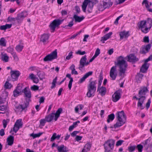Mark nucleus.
I'll return each mask as SVG.
<instances>
[{"label": "nucleus", "mask_w": 152, "mask_h": 152, "mask_svg": "<svg viewBox=\"0 0 152 152\" xmlns=\"http://www.w3.org/2000/svg\"><path fill=\"white\" fill-rule=\"evenodd\" d=\"M114 63L115 66H112L110 71V76L113 80L115 79L118 75V72L116 66H118L119 69V75L121 77H124L127 66L124 58L121 56L118 57L116 61H115Z\"/></svg>", "instance_id": "nucleus-1"}, {"label": "nucleus", "mask_w": 152, "mask_h": 152, "mask_svg": "<svg viewBox=\"0 0 152 152\" xmlns=\"http://www.w3.org/2000/svg\"><path fill=\"white\" fill-rule=\"evenodd\" d=\"M138 28L144 33H148L152 26V19L149 18L139 22L137 24Z\"/></svg>", "instance_id": "nucleus-2"}, {"label": "nucleus", "mask_w": 152, "mask_h": 152, "mask_svg": "<svg viewBox=\"0 0 152 152\" xmlns=\"http://www.w3.org/2000/svg\"><path fill=\"white\" fill-rule=\"evenodd\" d=\"M117 121L116 123L114 125L113 127H111L113 129L118 128L124 124L126 121V117L123 111L118 112L116 114ZM113 130H114L112 129Z\"/></svg>", "instance_id": "nucleus-3"}, {"label": "nucleus", "mask_w": 152, "mask_h": 152, "mask_svg": "<svg viewBox=\"0 0 152 152\" xmlns=\"http://www.w3.org/2000/svg\"><path fill=\"white\" fill-rule=\"evenodd\" d=\"M117 121L116 123L114 125L113 127H111L113 129L118 128L124 124L126 121V117L123 111L118 112L116 114ZM113 130H114L112 129Z\"/></svg>", "instance_id": "nucleus-4"}, {"label": "nucleus", "mask_w": 152, "mask_h": 152, "mask_svg": "<svg viewBox=\"0 0 152 152\" xmlns=\"http://www.w3.org/2000/svg\"><path fill=\"white\" fill-rule=\"evenodd\" d=\"M96 81H93L90 82L88 86V92L86 95L88 97L93 96L94 95L95 92L96 88Z\"/></svg>", "instance_id": "nucleus-5"}, {"label": "nucleus", "mask_w": 152, "mask_h": 152, "mask_svg": "<svg viewBox=\"0 0 152 152\" xmlns=\"http://www.w3.org/2000/svg\"><path fill=\"white\" fill-rule=\"evenodd\" d=\"M93 4L92 1L89 0H85L82 6L83 11L85 12L87 7V11L88 13L91 12L92 11Z\"/></svg>", "instance_id": "nucleus-6"}, {"label": "nucleus", "mask_w": 152, "mask_h": 152, "mask_svg": "<svg viewBox=\"0 0 152 152\" xmlns=\"http://www.w3.org/2000/svg\"><path fill=\"white\" fill-rule=\"evenodd\" d=\"M115 141L110 139L106 141L104 144L105 152H111L114 148Z\"/></svg>", "instance_id": "nucleus-7"}, {"label": "nucleus", "mask_w": 152, "mask_h": 152, "mask_svg": "<svg viewBox=\"0 0 152 152\" xmlns=\"http://www.w3.org/2000/svg\"><path fill=\"white\" fill-rule=\"evenodd\" d=\"M57 50H55L53 51L50 54L46 56L44 58V61H50L57 58Z\"/></svg>", "instance_id": "nucleus-8"}, {"label": "nucleus", "mask_w": 152, "mask_h": 152, "mask_svg": "<svg viewBox=\"0 0 152 152\" xmlns=\"http://www.w3.org/2000/svg\"><path fill=\"white\" fill-rule=\"evenodd\" d=\"M62 21L60 20L57 19L55 20L52 22L49 26L52 32L54 31L56 28L61 23Z\"/></svg>", "instance_id": "nucleus-9"}, {"label": "nucleus", "mask_w": 152, "mask_h": 152, "mask_svg": "<svg viewBox=\"0 0 152 152\" xmlns=\"http://www.w3.org/2000/svg\"><path fill=\"white\" fill-rule=\"evenodd\" d=\"M152 59V55H151L147 59L145 60V63L142 65L140 69V71L142 72H145L147 71L149 66V65L147 62Z\"/></svg>", "instance_id": "nucleus-10"}, {"label": "nucleus", "mask_w": 152, "mask_h": 152, "mask_svg": "<svg viewBox=\"0 0 152 152\" xmlns=\"http://www.w3.org/2000/svg\"><path fill=\"white\" fill-rule=\"evenodd\" d=\"M87 58L86 56H83L80 59L79 69L81 70L85 66H87L89 64V62H87Z\"/></svg>", "instance_id": "nucleus-11"}, {"label": "nucleus", "mask_w": 152, "mask_h": 152, "mask_svg": "<svg viewBox=\"0 0 152 152\" xmlns=\"http://www.w3.org/2000/svg\"><path fill=\"white\" fill-rule=\"evenodd\" d=\"M12 80L13 81L16 80L20 75V72L18 70H13L11 69L10 72Z\"/></svg>", "instance_id": "nucleus-12"}, {"label": "nucleus", "mask_w": 152, "mask_h": 152, "mask_svg": "<svg viewBox=\"0 0 152 152\" xmlns=\"http://www.w3.org/2000/svg\"><path fill=\"white\" fill-rule=\"evenodd\" d=\"M29 101V99H28V102L23 105H16L15 106V111L17 113L21 112L26 108L28 105Z\"/></svg>", "instance_id": "nucleus-13"}, {"label": "nucleus", "mask_w": 152, "mask_h": 152, "mask_svg": "<svg viewBox=\"0 0 152 152\" xmlns=\"http://www.w3.org/2000/svg\"><path fill=\"white\" fill-rule=\"evenodd\" d=\"M8 92L4 90L0 96V104L6 101L8 99Z\"/></svg>", "instance_id": "nucleus-14"}, {"label": "nucleus", "mask_w": 152, "mask_h": 152, "mask_svg": "<svg viewBox=\"0 0 152 152\" xmlns=\"http://www.w3.org/2000/svg\"><path fill=\"white\" fill-rule=\"evenodd\" d=\"M50 35L48 34H44L41 35L40 42H42L44 45H45L49 42Z\"/></svg>", "instance_id": "nucleus-15"}, {"label": "nucleus", "mask_w": 152, "mask_h": 152, "mask_svg": "<svg viewBox=\"0 0 152 152\" xmlns=\"http://www.w3.org/2000/svg\"><path fill=\"white\" fill-rule=\"evenodd\" d=\"M121 91L118 90L116 91L112 96V100L114 102L118 101L120 98Z\"/></svg>", "instance_id": "nucleus-16"}, {"label": "nucleus", "mask_w": 152, "mask_h": 152, "mask_svg": "<svg viewBox=\"0 0 152 152\" xmlns=\"http://www.w3.org/2000/svg\"><path fill=\"white\" fill-rule=\"evenodd\" d=\"M113 3L110 0H107L106 1L104 2L103 4V8L102 9L100 8V7H102V5H99L98 7L99 10L102 11L106 8L110 7L112 5Z\"/></svg>", "instance_id": "nucleus-17"}, {"label": "nucleus", "mask_w": 152, "mask_h": 152, "mask_svg": "<svg viewBox=\"0 0 152 152\" xmlns=\"http://www.w3.org/2000/svg\"><path fill=\"white\" fill-rule=\"evenodd\" d=\"M22 120L19 119L17 120L16 121L13 128V131L16 133L19 129L22 127Z\"/></svg>", "instance_id": "nucleus-18"}, {"label": "nucleus", "mask_w": 152, "mask_h": 152, "mask_svg": "<svg viewBox=\"0 0 152 152\" xmlns=\"http://www.w3.org/2000/svg\"><path fill=\"white\" fill-rule=\"evenodd\" d=\"M28 14L27 12L26 11H23L18 14L16 18V19L18 20V22L22 21L24 18L26 17Z\"/></svg>", "instance_id": "nucleus-19"}, {"label": "nucleus", "mask_w": 152, "mask_h": 152, "mask_svg": "<svg viewBox=\"0 0 152 152\" xmlns=\"http://www.w3.org/2000/svg\"><path fill=\"white\" fill-rule=\"evenodd\" d=\"M148 90L146 87H143L140 88L138 96L139 97H145V94L148 92Z\"/></svg>", "instance_id": "nucleus-20"}, {"label": "nucleus", "mask_w": 152, "mask_h": 152, "mask_svg": "<svg viewBox=\"0 0 152 152\" xmlns=\"http://www.w3.org/2000/svg\"><path fill=\"white\" fill-rule=\"evenodd\" d=\"M139 99L135 97L137 100H138V102L137 104V106L140 109H143L144 108V106H143V104L145 99V97H140Z\"/></svg>", "instance_id": "nucleus-21"}, {"label": "nucleus", "mask_w": 152, "mask_h": 152, "mask_svg": "<svg viewBox=\"0 0 152 152\" xmlns=\"http://www.w3.org/2000/svg\"><path fill=\"white\" fill-rule=\"evenodd\" d=\"M62 111V109L59 108L56 112L55 113H52L51 114L52 116L53 120H54L55 121H56L59 117L60 113Z\"/></svg>", "instance_id": "nucleus-22"}, {"label": "nucleus", "mask_w": 152, "mask_h": 152, "mask_svg": "<svg viewBox=\"0 0 152 152\" xmlns=\"http://www.w3.org/2000/svg\"><path fill=\"white\" fill-rule=\"evenodd\" d=\"M112 34L113 33L112 32H109L101 37V41L103 43H104V41L110 38Z\"/></svg>", "instance_id": "nucleus-23"}, {"label": "nucleus", "mask_w": 152, "mask_h": 152, "mask_svg": "<svg viewBox=\"0 0 152 152\" xmlns=\"http://www.w3.org/2000/svg\"><path fill=\"white\" fill-rule=\"evenodd\" d=\"M14 137L12 136H10L7 139V145L9 146H12L13 144Z\"/></svg>", "instance_id": "nucleus-24"}, {"label": "nucleus", "mask_w": 152, "mask_h": 152, "mask_svg": "<svg viewBox=\"0 0 152 152\" xmlns=\"http://www.w3.org/2000/svg\"><path fill=\"white\" fill-rule=\"evenodd\" d=\"M93 73V72L90 71L86 73L79 80V82L80 83H82L83 82L87 77L91 75Z\"/></svg>", "instance_id": "nucleus-25"}, {"label": "nucleus", "mask_w": 152, "mask_h": 152, "mask_svg": "<svg viewBox=\"0 0 152 152\" xmlns=\"http://www.w3.org/2000/svg\"><path fill=\"white\" fill-rule=\"evenodd\" d=\"M127 59L129 62H135L137 61L136 57L133 54H131L127 56Z\"/></svg>", "instance_id": "nucleus-26"}, {"label": "nucleus", "mask_w": 152, "mask_h": 152, "mask_svg": "<svg viewBox=\"0 0 152 152\" xmlns=\"http://www.w3.org/2000/svg\"><path fill=\"white\" fill-rule=\"evenodd\" d=\"M97 91L99 92L102 96H103L106 93V89L104 87H98Z\"/></svg>", "instance_id": "nucleus-27"}, {"label": "nucleus", "mask_w": 152, "mask_h": 152, "mask_svg": "<svg viewBox=\"0 0 152 152\" xmlns=\"http://www.w3.org/2000/svg\"><path fill=\"white\" fill-rule=\"evenodd\" d=\"M23 92L24 93L26 97L28 98L29 99L31 97V92L28 87H26L25 88Z\"/></svg>", "instance_id": "nucleus-28"}, {"label": "nucleus", "mask_w": 152, "mask_h": 152, "mask_svg": "<svg viewBox=\"0 0 152 152\" xmlns=\"http://www.w3.org/2000/svg\"><path fill=\"white\" fill-rule=\"evenodd\" d=\"M119 35L121 39H122L124 38H127L129 36V32L125 31H124L120 32Z\"/></svg>", "instance_id": "nucleus-29"}, {"label": "nucleus", "mask_w": 152, "mask_h": 152, "mask_svg": "<svg viewBox=\"0 0 152 152\" xmlns=\"http://www.w3.org/2000/svg\"><path fill=\"white\" fill-rule=\"evenodd\" d=\"M58 152H66L67 151L66 148L64 145L59 146L57 147Z\"/></svg>", "instance_id": "nucleus-30"}, {"label": "nucleus", "mask_w": 152, "mask_h": 152, "mask_svg": "<svg viewBox=\"0 0 152 152\" xmlns=\"http://www.w3.org/2000/svg\"><path fill=\"white\" fill-rule=\"evenodd\" d=\"M84 18V17L83 16L80 17L76 15H75L74 16V18L76 22H80L83 20Z\"/></svg>", "instance_id": "nucleus-31"}, {"label": "nucleus", "mask_w": 152, "mask_h": 152, "mask_svg": "<svg viewBox=\"0 0 152 152\" xmlns=\"http://www.w3.org/2000/svg\"><path fill=\"white\" fill-rule=\"evenodd\" d=\"M25 87L23 84H18L16 89L19 91H20L21 92L23 93Z\"/></svg>", "instance_id": "nucleus-32"}, {"label": "nucleus", "mask_w": 152, "mask_h": 152, "mask_svg": "<svg viewBox=\"0 0 152 152\" xmlns=\"http://www.w3.org/2000/svg\"><path fill=\"white\" fill-rule=\"evenodd\" d=\"M61 136V135H57L56 133H54L53 134L51 137V138L50 141L51 142H53L56 139L58 140L59 139Z\"/></svg>", "instance_id": "nucleus-33"}, {"label": "nucleus", "mask_w": 152, "mask_h": 152, "mask_svg": "<svg viewBox=\"0 0 152 152\" xmlns=\"http://www.w3.org/2000/svg\"><path fill=\"white\" fill-rule=\"evenodd\" d=\"M142 5L144 6L147 9L151 6V2H149L147 0H144L142 2Z\"/></svg>", "instance_id": "nucleus-34"}, {"label": "nucleus", "mask_w": 152, "mask_h": 152, "mask_svg": "<svg viewBox=\"0 0 152 152\" xmlns=\"http://www.w3.org/2000/svg\"><path fill=\"white\" fill-rule=\"evenodd\" d=\"M66 77H68L70 80L69 84H68V88L70 90L71 89L72 83L73 81V79L71 77V75L70 74H67L66 75Z\"/></svg>", "instance_id": "nucleus-35"}, {"label": "nucleus", "mask_w": 152, "mask_h": 152, "mask_svg": "<svg viewBox=\"0 0 152 152\" xmlns=\"http://www.w3.org/2000/svg\"><path fill=\"white\" fill-rule=\"evenodd\" d=\"M84 106L81 104H79L77 105L75 108V113H79V110H81L83 109Z\"/></svg>", "instance_id": "nucleus-36"}, {"label": "nucleus", "mask_w": 152, "mask_h": 152, "mask_svg": "<svg viewBox=\"0 0 152 152\" xmlns=\"http://www.w3.org/2000/svg\"><path fill=\"white\" fill-rule=\"evenodd\" d=\"M115 115L114 114L112 113L109 115L107 117V122L108 123H109L112 121L114 119Z\"/></svg>", "instance_id": "nucleus-37"}, {"label": "nucleus", "mask_w": 152, "mask_h": 152, "mask_svg": "<svg viewBox=\"0 0 152 152\" xmlns=\"http://www.w3.org/2000/svg\"><path fill=\"white\" fill-rule=\"evenodd\" d=\"M9 57L6 54H2L1 56V59L5 62H7L9 60Z\"/></svg>", "instance_id": "nucleus-38"}, {"label": "nucleus", "mask_w": 152, "mask_h": 152, "mask_svg": "<svg viewBox=\"0 0 152 152\" xmlns=\"http://www.w3.org/2000/svg\"><path fill=\"white\" fill-rule=\"evenodd\" d=\"M23 48V44L20 43L16 46L15 47V49L18 52H20L22 50Z\"/></svg>", "instance_id": "nucleus-39"}, {"label": "nucleus", "mask_w": 152, "mask_h": 152, "mask_svg": "<svg viewBox=\"0 0 152 152\" xmlns=\"http://www.w3.org/2000/svg\"><path fill=\"white\" fill-rule=\"evenodd\" d=\"M4 87L6 89H10L13 87L12 84L8 81H6L4 85Z\"/></svg>", "instance_id": "nucleus-40"}, {"label": "nucleus", "mask_w": 152, "mask_h": 152, "mask_svg": "<svg viewBox=\"0 0 152 152\" xmlns=\"http://www.w3.org/2000/svg\"><path fill=\"white\" fill-rule=\"evenodd\" d=\"M6 41L3 37L1 38L0 39V45L2 46L5 47L6 45Z\"/></svg>", "instance_id": "nucleus-41"}, {"label": "nucleus", "mask_w": 152, "mask_h": 152, "mask_svg": "<svg viewBox=\"0 0 152 152\" xmlns=\"http://www.w3.org/2000/svg\"><path fill=\"white\" fill-rule=\"evenodd\" d=\"M11 26L12 25L11 24H7L5 25L1 26L0 27V29L1 30H4L7 28H10Z\"/></svg>", "instance_id": "nucleus-42"}, {"label": "nucleus", "mask_w": 152, "mask_h": 152, "mask_svg": "<svg viewBox=\"0 0 152 152\" xmlns=\"http://www.w3.org/2000/svg\"><path fill=\"white\" fill-rule=\"evenodd\" d=\"M22 93L20 92V91H19L16 89H15L13 92V96L15 97L21 94Z\"/></svg>", "instance_id": "nucleus-43"}, {"label": "nucleus", "mask_w": 152, "mask_h": 152, "mask_svg": "<svg viewBox=\"0 0 152 152\" xmlns=\"http://www.w3.org/2000/svg\"><path fill=\"white\" fill-rule=\"evenodd\" d=\"M53 116H52L51 114H50L48 116H46L45 117V119H46L47 121L50 122L52 120H53V119L52 118V117Z\"/></svg>", "instance_id": "nucleus-44"}, {"label": "nucleus", "mask_w": 152, "mask_h": 152, "mask_svg": "<svg viewBox=\"0 0 152 152\" xmlns=\"http://www.w3.org/2000/svg\"><path fill=\"white\" fill-rule=\"evenodd\" d=\"M46 120L45 119H41L40 121V124L39 127L40 128H42V126H43L46 122Z\"/></svg>", "instance_id": "nucleus-45"}, {"label": "nucleus", "mask_w": 152, "mask_h": 152, "mask_svg": "<svg viewBox=\"0 0 152 152\" xmlns=\"http://www.w3.org/2000/svg\"><path fill=\"white\" fill-rule=\"evenodd\" d=\"M91 145L90 143H87L86 144L83 149H85L86 151H89L91 147Z\"/></svg>", "instance_id": "nucleus-46"}, {"label": "nucleus", "mask_w": 152, "mask_h": 152, "mask_svg": "<svg viewBox=\"0 0 152 152\" xmlns=\"http://www.w3.org/2000/svg\"><path fill=\"white\" fill-rule=\"evenodd\" d=\"M73 57V52L72 51H71L69 53L68 56H66V60H69L72 58Z\"/></svg>", "instance_id": "nucleus-47"}, {"label": "nucleus", "mask_w": 152, "mask_h": 152, "mask_svg": "<svg viewBox=\"0 0 152 152\" xmlns=\"http://www.w3.org/2000/svg\"><path fill=\"white\" fill-rule=\"evenodd\" d=\"M57 80V77H56L53 80V82L52 83V86L51 87V88L52 89L54 88L55 86L56 83V82Z\"/></svg>", "instance_id": "nucleus-48"}, {"label": "nucleus", "mask_w": 152, "mask_h": 152, "mask_svg": "<svg viewBox=\"0 0 152 152\" xmlns=\"http://www.w3.org/2000/svg\"><path fill=\"white\" fill-rule=\"evenodd\" d=\"M136 148L139 152H141L142 151L143 146L141 144H139L137 145Z\"/></svg>", "instance_id": "nucleus-49"}, {"label": "nucleus", "mask_w": 152, "mask_h": 152, "mask_svg": "<svg viewBox=\"0 0 152 152\" xmlns=\"http://www.w3.org/2000/svg\"><path fill=\"white\" fill-rule=\"evenodd\" d=\"M150 142V140L149 139H147L142 142V144H143L145 146H147V145H149Z\"/></svg>", "instance_id": "nucleus-50"}, {"label": "nucleus", "mask_w": 152, "mask_h": 152, "mask_svg": "<svg viewBox=\"0 0 152 152\" xmlns=\"http://www.w3.org/2000/svg\"><path fill=\"white\" fill-rule=\"evenodd\" d=\"M75 53L77 54L83 55L86 54V52L85 51L82 52L80 50H78L75 52Z\"/></svg>", "instance_id": "nucleus-51"}, {"label": "nucleus", "mask_w": 152, "mask_h": 152, "mask_svg": "<svg viewBox=\"0 0 152 152\" xmlns=\"http://www.w3.org/2000/svg\"><path fill=\"white\" fill-rule=\"evenodd\" d=\"M100 53V49L98 48L96 49L94 55V56L95 58L97 57Z\"/></svg>", "instance_id": "nucleus-52"}, {"label": "nucleus", "mask_w": 152, "mask_h": 152, "mask_svg": "<svg viewBox=\"0 0 152 152\" xmlns=\"http://www.w3.org/2000/svg\"><path fill=\"white\" fill-rule=\"evenodd\" d=\"M39 88L38 86L34 85L31 87V89L33 91H35L38 90Z\"/></svg>", "instance_id": "nucleus-53"}, {"label": "nucleus", "mask_w": 152, "mask_h": 152, "mask_svg": "<svg viewBox=\"0 0 152 152\" xmlns=\"http://www.w3.org/2000/svg\"><path fill=\"white\" fill-rule=\"evenodd\" d=\"M7 106L6 105H0V110L1 111H4L6 110Z\"/></svg>", "instance_id": "nucleus-54"}, {"label": "nucleus", "mask_w": 152, "mask_h": 152, "mask_svg": "<svg viewBox=\"0 0 152 152\" xmlns=\"http://www.w3.org/2000/svg\"><path fill=\"white\" fill-rule=\"evenodd\" d=\"M9 121L7 120H4L3 121V127L4 128H5L7 125L8 123V122Z\"/></svg>", "instance_id": "nucleus-55"}, {"label": "nucleus", "mask_w": 152, "mask_h": 152, "mask_svg": "<svg viewBox=\"0 0 152 152\" xmlns=\"http://www.w3.org/2000/svg\"><path fill=\"white\" fill-rule=\"evenodd\" d=\"M135 146H132L128 147V149L129 151L132 152L135 150Z\"/></svg>", "instance_id": "nucleus-56"}, {"label": "nucleus", "mask_w": 152, "mask_h": 152, "mask_svg": "<svg viewBox=\"0 0 152 152\" xmlns=\"http://www.w3.org/2000/svg\"><path fill=\"white\" fill-rule=\"evenodd\" d=\"M124 142L123 140H120L118 141L116 143V146H119L121 145L122 143Z\"/></svg>", "instance_id": "nucleus-57"}, {"label": "nucleus", "mask_w": 152, "mask_h": 152, "mask_svg": "<svg viewBox=\"0 0 152 152\" xmlns=\"http://www.w3.org/2000/svg\"><path fill=\"white\" fill-rule=\"evenodd\" d=\"M140 53L142 54H144L147 53L146 51H145V48L144 47H142L140 49Z\"/></svg>", "instance_id": "nucleus-58"}, {"label": "nucleus", "mask_w": 152, "mask_h": 152, "mask_svg": "<svg viewBox=\"0 0 152 152\" xmlns=\"http://www.w3.org/2000/svg\"><path fill=\"white\" fill-rule=\"evenodd\" d=\"M145 49V51H146V52L147 53L148 52L149 50L151 48V46L150 45H146V46H144Z\"/></svg>", "instance_id": "nucleus-59"}, {"label": "nucleus", "mask_w": 152, "mask_h": 152, "mask_svg": "<svg viewBox=\"0 0 152 152\" xmlns=\"http://www.w3.org/2000/svg\"><path fill=\"white\" fill-rule=\"evenodd\" d=\"M80 123V122L79 121H77L76 122L73 123L72 125L75 128L77 126V124H79Z\"/></svg>", "instance_id": "nucleus-60"}, {"label": "nucleus", "mask_w": 152, "mask_h": 152, "mask_svg": "<svg viewBox=\"0 0 152 152\" xmlns=\"http://www.w3.org/2000/svg\"><path fill=\"white\" fill-rule=\"evenodd\" d=\"M151 100H150V99H149L148 100V102H147V103H146V107L147 109L149 107L150 104H151Z\"/></svg>", "instance_id": "nucleus-61"}, {"label": "nucleus", "mask_w": 152, "mask_h": 152, "mask_svg": "<svg viewBox=\"0 0 152 152\" xmlns=\"http://www.w3.org/2000/svg\"><path fill=\"white\" fill-rule=\"evenodd\" d=\"M143 41L145 42H148L149 41V37H145L143 38Z\"/></svg>", "instance_id": "nucleus-62"}, {"label": "nucleus", "mask_w": 152, "mask_h": 152, "mask_svg": "<svg viewBox=\"0 0 152 152\" xmlns=\"http://www.w3.org/2000/svg\"><path fill=\"white\" fill-rule=\"evenodd\" d=\"M12 54L14 59L16 61H18V58L16 55V53H13Z\"/></svg>", "instance_id": "nucleus-63"}, {"label": "nucleus", "mask_w": 152, "mask_h": 152, "mask_svg": "<svg viewBox=\"0 0 152 152\" xmlns=\"http://www.w3.org/2000/svg\"><path fill=\"white\" fill-rule=\"evenodd\" d=\"M35 77V76L32 73L31 74L29 75V78L32 80Z\"/></svg>", "instance_id": "nucleus-64"}]
</instances>
